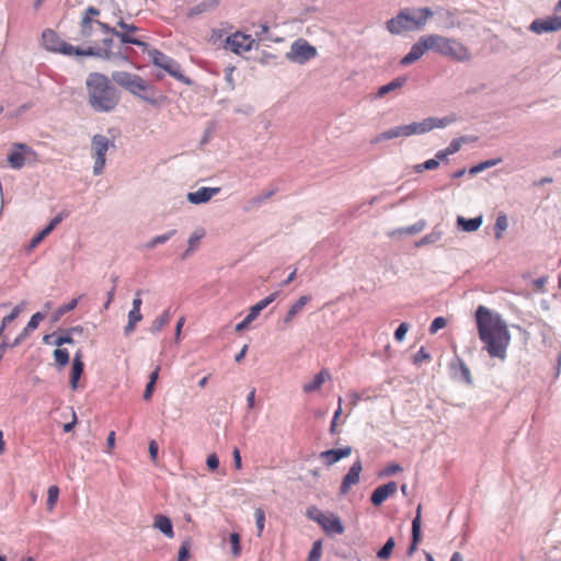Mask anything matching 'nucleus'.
<instances>
[{
	"label": "nucleus",
	"instance_id": "41",
	"mask_svg": "<svg viewBox=\"0 0 561 561\" xmlns=\"http://www.w3.org/2000/svg\"><path fill=\"white\" fill-rule=\"evenodd\" d=\"M322 553V542L317 540L313 542L312 548L308 556V561H320Z\"/></svg>",
	"mask_w": 561,
	"mask_h": 561
},
{
	"label": "nucleus",
	"instance_id": "18",
	"mask_svg": "<svg viewBox=\"0 0 561 561\" xmlns=\"http://www.w3.org/2000/svg\"><path fill=\"white\" fill-rule=\"evenodd\" d=\"M84 364L82 362V352L78 351L73 357L72 368L70 374V387L72 390L78 388V381L83 373Z\"/></svg>",
	"mask_w": 561,
	"mask_h": 561
},
{
	"label": "nucleus",
	"instance_id": "46",
	"mask_svg": "<svg viewBox=\"0 0 561 561\" xmlns=\"http://www.w3.org/2000/svg\"><path fill=\"white\" fill-rule=\"evenodd\" d=\"M467 141V138L466 137H460V138H456L454 139L449 146L446 148V152L449 153V154H454L456 153L457 151L460 150L461 148V145L462 142Z\"/></svg>",
	"mask_w": 561,
	"mask_h": 561
},
{
	"label": "nucleus",
	"instance_id": "39",
	"mask_svg": "<svg viewBox=\"0 0 561 561\" xmlns=\"http://www.w3.org/2000/svg\"><path fill=\"white\" fill-rule=\"evenodd\" d=\"M176 230H169L162 234H158L156 237H153L148 243L147 245H159V244H162L164 242H168L169 240H171V238L175 234Z\"/></svg>",
	"mask_w": 561,
	"mask_h": 561
},
{
	"label": "nucleus",
	"instance_id": "53",
	"mask_svg": "<svg viewBox=\"0 0 561 561\" xmlns=\"http://www.w3.org/2000/svg\"><path fill=\"white\" fill-rule=\"evenodd\" d=\"M409 330V324L407 322H402L396 330L394 332V339L398 341V342H401L403 341L407 332Z\"/></svg>",
	"mask_w": 561,
	"mask_h": 561
},
{
	"label": "nucleus",
	"instance_id": "52",
	"mask_svg": "<svg viewBox=\"0 0 561 561\" xmlns=\"http://www.w3.org/2000/svg\"><path fill=\"white\" fill-rule=\"evenodd\" d=\"M117 26L122 30L121 32H126V33H136L139 30L135 24H133V23L128 24L123 19H119L117 21Z\"/></svg>",
	"mask_w": 561,
	"mask_h": 561
},
{
	"label": "nucleus",
	"instance_id": "27",
	"mask_svg": "<svg viewBox=\"0 0 561 561\" xmlns=\"http://www.w3.org/2000/svg\"><path fill=\"white\" fill-rule=\"evenodd\" d=\"M94 20L90 16H82L79 28V36L81 38H90L93 35Z\"/></svg>",
	"mask_w": 561,
	"mask_h": 561
},
{
	"label": "nucleus",
	"instance_id": "29",
	"mask_svg": "<svg viewBox=\"0 0 561 561\" xmlns=\"http://www.w3.org/2000/svg\"><path fill=\"white\" fill-rule=\"evenodd\" d=\"M169 321L170 312L165 310L162 314L152 321L150 331L153 333L161 331L169 323Z\"/></svg>",
	"mask_w": 561,
	"mask_h": 561
},
{
	"label": "nucleus",
	"instance_id": "5",
	"mask_svg": "<svg viewBox=\"0 0 561 561\" xmlns=\"http://www.w3.org/2000/svg\"><path fill=\"white\" fill-rule=\"evenodd\" d=\"M434 51L438 55L457 62H468L472 54L468 46L454 37H446L433 34Z\"/></svg>",
	"mask_w": 561,
	"mask_h": 561
},
{
	"label": "nucleus",
	"instance_id": "12",
	"mask_svg": "<svg viewBox=\"0 0 561 561\" xmlns=\"http://www.w3.org/2000/svg\"><path fill=\"white\" fill-rule=\"evenodd\" d=\"M254 44L255 39L250 35H242L240 32H236L227 36L225 41V48L240 55L243 51H250Z\"/></svg>",
	"mask_w": 561,
	"mask_h": 561
},
{
	"label": "nucleus",
	"instance_id": "44",
	"mask_svg": "<svg viewBox=\"0 0 561 561\" xmlns=\"http://www.w3.org/2000/svg\"><path fill=\"white\" fill-rule=\"evenodd\" d=\"M439 162L437 159H428L423 163L416 164L414 167L416 172H423L424 170H434L438 168Z\"/></svg>",
	"mask_w": 561,
	"mask_h": 561
},
{
	"label": "nucleus",
	"instance_id": "26",
	"mask_svg": "<svg viewBox=\"0 0 561 561\" xmlns=\"http://www.w3.org/2000/svg\"><path fill=\"white\" fill-rule=\"evenodd\" d=\"M457 222H458V226L461 227V229L463 231L471 232V231H476L479 229V227L482 224V217L466 219V218L459 216L457 219Z\"/></svg>",
	"mask_w": 561,
	"mask_h": 561
},
{
	"label": "nucleus",
	"instance_id": "63",
	"mask_svg": "<svg viewBox=\"0 0 561 561\" xmlns=\"http://www.w3.org/2000/svg\"><path fill=\"white\" fill-rule=\"evenodd\" d=\"M33 330L32 329H27V325L23 329V331L18 335V337L14 340V342L12 343V346H16L19 345L22 341H24L30 332H32Z\"/></svg>",
	"mask_w": 561,
	"mask_h": 561
},
{
	"label": "nucleus",
	"instance_id": "42",
	"mask_svg": "<svg viewBox=\"0 0 561 561\" xmlns=\"http://www.w3.org/2000/svg\"><path fill=\"white\" fill-rule=\"evenodd\" d=\"M501 162V159H491V160H486V161H483L477 165H474L473 168H471L470 172L471 173H478V172H481L488 168H491V167H494L496 164H499Z\"/></svg>",
	"mask_w": 561,
	"mask_h": 561
},
{
	"label": "nucleus",
	"instance_id": "24",
	"mask_svg": "<svg viewBox=\"0 0 561 561\" xmlns=\"http://www.w3.org/2000/svg\"><path fill=\"white\" fill-rule=\"evenodd\" d=\"M142 320V313L140 309H130L128 312V321L127 324L124 327V333L125 335L131 334L135 330L137 324Z\"/></svg>",
	"mask_w": 561,
	"mask_h": 561
},
{
	"label": "nucleus",
	"instance_id": "35",
	"mask_svg": "<svg viewBox=\"0 0 561 561\" xmlns=\"http://www.w3.org/2000/svg\"><path fill=\"white\" fill-rule=\"evenodd\" d=\"M59 496V488L57 485H50L47 491V510L53 511Z\"/></svg>",
	"mask_w": 561,
	"mask_h": 561
},
{
	"label": "nucleus",
	"instance_id": "3",
	"mask_svg": "<svg viewBox=\"0 0 561 561\" xmlns=\"http://www.w3.org/2000/svg\"><path fill=\"white\" fill-rule=\"evenodd\" d=\"M432 15L433 12L430 8H405L387 22V30L394 35L422 30Z\"/></svg>",
	"mask_w": 561,
	"mask_h": 561
},
{
	"label": "nucleus",
	"instance_id": "37",
	"mask_svg": "<svg viewBox=\"0 0 561 561\" xmlns=\"http://www.w3.org/2000/svg\"><path fill=\"white\" fill-rule=\"evenodd\" d=\"M84 57H96L105 60V57H108V54L105 49H101V47L88 46L84 48Z\"/></svg>",
	"mask_w": 561,
	"mask_h": 561
},
{
	"label": "nucleus",
	"instance_id": "28",
	"mask_svg": "<svg viewBox=\"0 0 561 561\" xmlns=\"http://www.w3.org/2000/svg\"><path fill=\"white\" fill-rule=\"evenodd\" d=\"M80 298H81V296H79L78 298H73L68 304H65V305L60 306L53 313V317H51L53 322H57L64 314H66L67 312L73 310L78 306V302H79Z\"/></svg>",
	"mask_w": 561,
	"mask_h": 561
},
{
	"label": "nucleus",
	"instance_id": "62",
	"mask_svg": "<svg viewBox=\"0 0 561 561\" xmlns=\"http://www.w3.org/2000/svg\"><path fill=\"white\" fill-rule=\"evenodd\" d=\"M206 463L210 470H216L219 467V459L215 454H211L207 457Z\"/></svg>",
	"mask_w": 561,
	"mask_h": 561
},
{
	"label": "nucleus",
	"instance_id": "56",
	"mask_svg": "<svg viewBox=\"0 0 561 561\" xmlns=\"http://www.w3.org/2000/svg\"><path fill=\"white\" fill-rule=\"evenodd\" d=\"M190 558V545L183 542L179 549L178 561H186Z\"/></svg>",
	"mask_w": 561,
	"mask_h": 561
},
{
	"label": "nucleus",
	"instance_id": "7",
	"mask_svg": "<svg viewBox=\"0 0 561 561\" xmlns=\"http://www.w3.org/2000/svg\"><path fill=\"white\" fill-rule=\"evenodd\" d=\"M306 515L309 519L319 524L329 536L341 535L344 531L341 519L333 513H323L318 507L310 506L307 508Z\"/></svg>",
	"mask_w": 561,
	"mask_h": 561
},
{
	"label": "nucleus",
	"instance_id": "11",
	"mask_svg": "<svg viewBox=\"0 0 561 561\" xmlns=\"http://www.w3.org/2000/svg\"><path fill=\"white\" fill-rule=\"evenodd\" d=\"M30 156H35V152L28 145L24 142H14L12 144L7 160L12 169L20 170L24 167L25 161Z\"/></svg>",
	"mask_w": 561,
	"mask_h": 561
},
{
	"label": "nucleus",
	"instance_id": "4",
	"mask_svg": "<svg viewBox=\"0 0 561 561\" xmlns=\"http://www.w3.org/2000/svg\"><path fill=\"white\" fill-rule=\"evenodd\" d=\"M112 80L130 94L141 99L150 105H158L159 100L151 94L153 88L140 76L127 71H113Z\"/></svg>",
	"mask_w": 561,
	"mask_h": 561
},
{
	"label": "nucleus",
	"instance_id": "15",
	"mask_svg": "<svg viewBox=\"0 0 561 561\" xmlns=\"http://www.w3.org/2000/svg\"><path fill=\"white\" fill-rule=\"evenodd\" d=\"M398 485L394 481H390L376 488L371 494V503L375 506L382 504L389 496L397 492Z\"/></svg>",
	"mask_w": 561,
	"mask_h": 561
},
{
	"label": "nucleus",
	"instance_id": "58",
	"mask_svg": "<svg viewBox=\"0 0 561 561\" xmlns=\"http://www.w3.org/2000/svg\"><path fill=\"white\" fill-rule=\"evenodd\" d=\"M105 158L95 157L94 165H93V174L100 175L105 167Z\"/></svg>",
	"mask_w": 561,
	"mask_h": 561
},
{
	"label": "nucleus",
	"instance_id": "10",
	"mask_svg": "<svg viewBox=\"0 0 561 561\" xmlns=\"http://www.w3.org/2000/svg\"><path fill=\"white\" fill-rule=\"evenodd\" d=\"M427 50L434 51L433 34L421 36L413 44L410 51L401 59V65L407 66L417 61Z\"/></svg>",
	"mask_w": 561,
	"mask_h": 561
},
{
	"label": "nucleus",
	"instance_id": "49",
	"mask_svg": "<svg viewBox=\"0 0 561 561\" xmlns=\"http://www.w3.org/2000/svg\"><path fill=\"white\" fill-rule=\"evenodd\" d=\"M205 236L204 229H196L192 232V234L188 237L187 245H196Z\"/></svg>",
	"mask_w": 561,
	"mask_h": 561
},
{
	"label": "nucleus",
	"instance_id": "48",
	"mask_svg": "<svg viewBox=\"0 0 561 561\" xmlns=\"http://www.w3.org/2000/svg\"><path fill=\"white\" fill-rule=\"evenodd\" d=\"M447 324L446 319L443 317H437L433 320L430 325V333L435 334L438 330L445 328Z\"/></svg>",
	"mask_w": 561,
	"mask_h": 561
},
{
	"label": "nucleus",
	"instance_id": "38",
	"mask_svg": "<svg viewBox=\"0 0 561 561\" xmlns=\"http://www.w3.org/2000/svg\"><path fill=\"white\" fill-rule=\"evenodd\" d=\"M229 541L231 546V554L233 558H238L241 554V545H240V536L237 533H232L229 536Z\"/></svg>",
	"mask_w": 561,
	"mask_h": 561
},
{
	"label": "nucleus",
	"instance_id": "17",
	"mask_svg": "<svg viewBox=\"0 0 561 561\" xmlns=\"http://www.w3.org/2000/svg\"><path fill=\"white\" fill-rule=\"evenodd\" d=\"M331 379L329 370L322 369L316 374L310 381L302 385V391L305 393H312L321 389L324 382Z\"/></svg>",
	"mask_w": 561,
	"mask_h": 561
},
{
	"label": "nucleus",
	"instance_id": "16",
	"mask_svg": "<svg viewBox=\"0 0 561 561\" xmlns=\"http://www.w3.org/2000/svg\"><path fill=\"white\" fill-rule=\"evenodd\" d=\"M64 214H57L49 222L39 231H37L30 240L28 245H38L44 239L53 232V230L62 221Z\"/></svg>",
	"mask_w": 561,
	"mask_h": 561
},
{
	"label": "nucleus",
	"instance_id": "14",
	"mask_svg": "<svg viewBox=\"0 0 561 561\" xmlns=\"http://www.w3.org/2000/svg\"><path fill=\"white\" fill-rule=\"evenodd\" d=\"M220 192V187H199L187 194V201L194 205L205 204Z\"/></svg>",
	"mask_w": 561,
	"mask_h": 561
},
{
	"label": "nucleus",
	"instance_id": "59",
	"mask_svg": "<svg viewBox=\"0 0 561 561\" xmlns=\"http://www.w3.org/2000/svg\"><path fill=\"white\" fill-rule=\"evenodd\" d=\"M431 359V356L430 354L425 351L424 347H421L416 354L414 355V362L415 363H421L423 360H430Z\"/></svg>",
	"mask_w": 561,
	"mask_h": 561
},
{
	"label": "nucleus",
	"instance_id": "33",
	"mask_svg": "<svg viewBox=\"0 0 561 561\" xmlns=\"http://www.w3.org/2000/svg\"><path fill=\"white\" fill-rule=\"evenodd\" d=\"M507 227H508V219H507L506 215H504V214L499 215L496 218L495 225H494V233H495L496 239H500L502 237L503 232L507 229Z\"/></svg>",
	"mask_w": 561,
	"mask_h": 561
},
{
	"label": "nucleus",
	"instance_id": "21",
	"mask_svg": "<svg viewBox=\"0 0 561 561\" xmlns=\"http://www.w3.org/2000/svg\"><path fill=\"white\" fill-rule=\"evenodd\" d=\"M113 144L103 135H94L92 138V148L95 157L105 158L106 151Z\"/></svg>",
	"mask_w": 561,
	"mask_h": 561
},
{
	"label": "nucleus",
	"instance_id": "30",
	"mask_svg": "<svg viewBox=\"0 0 561 561\" xmlns=\"http://www.w3.org/2000/svg\"><path fill=\"white\" fill-rule=\"evenodd\" d=\"M259 314L260 311L257 310V308H255L254 306L251 307L247 317L236 325V331L240 332L247 329L250 325V323L257 318Z\"/></svg>",
	"mask_w": 561,
	"mask_h": 561
},
{
	"label": "nucleus",
	"instance_id": "60",
	"mask_svg": "<svg viewBox=\"0 0 561 561\" xmlns=\"http://www.w3.org/2000/svg\"><path fill=\"white\" fill-rule=\"evenodd\" d=\"M71 343H73V339L69 334L57 336L54 340V344L58 347H60L64 344H71Z\"/></svg>",
	"mask_w": 561,
	"mask_h": 561
},
{
	"label": "nucleus",
	"instance_id": "64",
	"mask_svg": "<svg viewBox=\"0 0 561 561\" xmlns=\"http://www.w3.org/2000/svg\"><path fill=\"white\" fill-rule=\"evenodd\" d=\"M350 485H351V471H348L343 478L342 485H341V492L344 494L347 493Z\"/></svg>",
	"mask_w": 561,
	"mask_h": 561
},
{
	"label": "nucleus",
	"instance_id": "34",
	"mask_svg": "<svg viewBox=\"0 0 561 561\" xmlns=\"http://www.w3.org/2000/svg\"><path fill=\"white\" fill-rule=\"evenodd\" d=\"M54 359L57 366L65 367L69 363V352L66 348L57 347L54 351Z\"/></svg>",
	"mask_w": 561,
	"mask_h": 561
},
{
	"label": "nucleus",
	"instance_id": "54",
	"mask_svg": "<svg viewBox=\"0 0 561 561\" xmlns=\"http://www.w3.org/2000/svg\"><path fill=\"white\" fill-rule=\"evenodd\" d=\"M73 51H75V46L65 41L61 42V44L57 50V53H60L65 56H73Z\"/></svg>",
	"mask_w": 561,
	"mask_h": 561
},
{
	"label": "nucleus",
	"instance_id": "22",
	"mask_svg": "<svg viewBox=\"0 0 561 561\" xmlns=\"http://www.w3.org/2000/svg\"><path fill=\"white\" fill-rule=\"evenodd\" d=\"M153 528L160 530L168 538L174 537L173 526L169 517L164 515H156L153 520Z\"/></svg>",
	"mask_w": 561,
	"mask_h": 561
},
{
	"label": "nucleus",
	"instance_id": "40",
	"mask_svg": "<svg viewBox=\"0 0 561 561\" xmlns=\"http://www.w3.org/2000/svg\"><path fill=\"white\" fill-rule=\"evenodd\" d=\"M311 297L308 295L301 296L295 304L290 306L288 309L290 311V316H296L298 312L302 310V308L310 301Z\"/></svg>",
	"mask_w": 561,
	"mask_h": 561
},
{
	"label": "nucleus",
	"instance_id": "57",
	"mask_svg": "<svg viewBox=\"0 0 561 561\" xmlns=\"http://www.w3.org/2000/svg\"><path fill=\"white\" fill-rule=\"evenodd\" d=\"M94 24H96L98 26L101 27L102 32L104 34H107V35H112L114 36V34H116V28L115 27H112L110 24L107 23H104L100 20H94Z\"/></svg>",
	"mask_w": 561,
	"mask_h": 561
},
{
	"label": "nucleus",
	"instance_id": "45",
	"mask_svg": "<svg viewBox=\"0 0 561 561\" xmlns=\"http://www.w3.org/2000/svg\"><path fill=\"white\" fill-rule=\"evenodd\" d=\"M254 516H255V523H256V527H257V536H261L262 531L264 529V524H265V513L262 508H256Z\"/></svg>",
	"mask_w": 561,
	"mask_h": 561
},
{
	"label": "nucleus",
	"instance_id": "9",
	"mask_svg": "<svg viewBox=\"0 0 561 561\" xmlns=\"http://www.w3.org/2000/svg\"><path fill=\"white\" fill-rule=\"evenodd\" d=\"M317 56V48L304 38L296 39L285 58L294 64L304 65Z\"/></svg>",
	"mask_w": 561,
	"mask_h": 561
},
{
	"label": "nucleus",
	"instance_id": "43",
	"mask_svg": "<svg viewBox=\"0 0 561 561\" xmlns=\"http://www.w3.org/2000/svg\"><path fill=\"white\" fill-rule=\"evenodd\" d=\"M260 32H256V36H259L262 39H267L272 42H280L282 39L278 37H273L268 32V26L266 23H261L259 25Z\"/></svg>",
	"mask_w": 561,
	"mask_h": 561
},
{
	"label": "nucleus",
	"instance_id": "19",
	"mask_svg": "<svg viewBox=\"0 0 561 561\" xmlns=\"http://www.w3.org/2000/svg\"><path fill=\"white\" fill-rule=\"evenodd\" d=\"M351 454V448L330 449L322 451L320 458L324 465L331 466L337 462L340 459L347 457Z\"/></svg>",
	"mask_w": 561,
	"mask_h": 561
},
{
	"label": "nucleus",
	"instance_id": "13",
	"mask_svg": "<svg viewBox=\"0 0 561 561\" xmlns=\"http://www.w3.org/2000/svg\"><path fill=\"white\" fill-rule=\"evenodd\" d=\"M529 30L536 34L557 32L561 30V16H547L534 20Z\"/></svg>",
	"mask_w": 561,
	"mask_h": 561
},
{
	"label": "nucleus",
	"instance_id": "36",
	"mask_svg": "<svg viewBox=\"0 0 561 561\" xmlns=\"http://www.w3.org/2000/svg\"><path fill=\"white\" fill-rule=\"evenodd\" d=\"M394 539L392 537H390L386 543L383 545V547L377 552V557L380 559V560H387L389 559V557L391 556V552L394 548Z\"/></svg>",
	"mask_w": 561,
	"mask_h": 561
},
{
	"label": "nucleus",
	"instance_id": "51",
	"mask_svg": "<svg viewBox=\"0 0 561 561\" xmlns=\"http://www.w3.org/2000/svg\"><path fill=\"white\" fill-rule=\"evenodd\" d=\"M131 33L121 32L116 30L115 37H117L123 45L133 44L135 37L130 35Z\"/></svg>",
	"mask_w": 561,
	"mask_h": 561
},
{
	"label": "nucleus",
	"instance_id": "1",
	"mask_svg": "<svg viewBox=\"0 0 561 561\" xmlns=\"http://www.w3.org/2000/svg\"><path fill=\"white\" fill-rule=\"evenodd\" d=\"M474 319L479 339L489 356L505 359L511 343V333L501 314L484 306H479Z\"/></svg>",
	"mask_w": 561,
	"mask_h": 561
},
{
	"label": "nucleus",
	"instance_id": "32",
	"mask_svg": "<svg viewBox=\"0 0 561 561\" xmlns=\"http://www.w3.org/2000/svg\"><path fill=\"white\" fill-rule=\"evenodd\" d=\"M105 51L108 54V57H105V60H117L122 62H129V55L128 51H133V49H126V51L117 50L114 51L112 49H105Z\"/></svg>",
	"mask_w": 561,
	"mask_h": 561
},
{
	"label": "nucleus",
	"instance_id": "23",
	"mask_svg": "<svg viewBox=\"0 0 561 561\" xmlns=\"http://www.w3.org/2000/svg\"><path fill=\"white\" fill-rule=\"evenodd\" d=\"M421 512H422V505L419 504V506L416 508V515L412 522V543L410 547L411 552L414 551V549L421 538V518H422Z\"/></svg>",
	"mask_w": 561,
	"mask_h": 561
},
{
	"label": "nucleus",
	"instance_id": "55",
	"mask_svg": "<svg viewBox=\"0 0 561 561\" xmlns=\"http://www.w3.org/2000/svg\"><path fill=\"white\" fill-rule=\"evenodd\" d=\"M401 470H402V468H401L399 465H397V463H390V465H388V466H386V467L383 468V470L381 471V473H380V474H381V476L389 477V476H393V474H396V473L400 472Z\"/></svg>",
	"mask_w": 561,
	"mask_h": 561
},
{
	"label": "nucleus",
	"instance_id": "25",
	"mask_svg": "<svg viewBox=\"0 0 561 561\" xmlns=\"http://www.w3.org/2000/svg\"><path fill=\"white\" fill-rule=\"evenodd\" d=\"M218 5V0H204L188 10L187 16L193 18L207 11L214 10Z\"/></svg>",
	"mask_w": 561,
	"mask_h": 561
},
{
	"label": "nucleus",
	"instance_id": "20",
	"mask_svg": "<svg viewBox=\"0 0 561 561\" xmlns=\"http://www.w3.org/2000/svg\"><path fill=\"white\" fill-rule=\"evenodd\" d=\"M42 42H43V46L47 50L57 53L58 47L60 46L62 39H60V37L58 36V34L55 31L47 28L42 34Z\"/></svg>",
	"mask_w": 561,
	"mask_h": 561
},
{
	"label": "nucleus",
	"instance_id": "50",
	"mask_svg": "<svg viewBox=\"0 0 561 561\" xmlns=\"http://www.w3.org/2000/svg\"><path fill=\"white\" fill-rule=\"evenodd\" d=\"M44 319H45V313H43V312L34 313L27 323V329H32L34 331L35 329H37L39 322L43 321Z\"/></svg>",
	"mask_w": 561,
	"mask_h": 561
},
{
	"label": "nucleus",
	"instance_id": "2",
	"mask_svg": "<svg viewBox=\"0 0 561 561\" xmlns=\"http://www.w3.org/2000/svg\"><path fill=\"white\" fill-rule=\"evenodd\" d=\"M88 103L96 113H110L117 106L119 94L110 79L100 72H92L87 81Z\"/></svg>",
	"mask_w": 561,
	"mask_h": 561
},
{
	"label": "nucleus",
	"instance_id": "47",
	"mask_svg": "<svg viewBox=\"0 0 561 561\" xmlns=\"http://www.w3.org/2000/svg\"><path fill=\"white\" fill-rule=\"evenodd\" d=\"M278 296V291H275L271 295H268L267 297H265L264 299L260 300L259 302H256L254 305L255 308H257V310L261 312L264 308H266L270 304H272Z\"/></svg>",
	"mask_w": 561,
	"mask_h": 561
},
{
	"label": "nucleus",
	"instance_id": "61",
	"mask_svg": "<svg viewBox=\"0 0 561 561\" xmlns=\"http://www.w3.org/2000/svg\"><path fill=\"white\" fill-rule=\"evenodd\" d=\"M233 70H234V67H227L225 69V80L228 83L230 90L234 89V82H233V78H232Z\"/></svg>",
	"mask_w": 561,
	"mask_h": 561
},
{
	"label": "nucleus",
	"instance_id": "31",
	"mask_svg": "<svg viewBox=\"0 0 561 561\" xmlns=\"http://www.w3.org/2000/svg\"><path fill=\"white\" fill-rule=\"evenodd\" d=\"M403 82H404V79H401V78H397L394 80H392L391 82L380 87L378 89V96H385L387 93H389L390 91H393V90H397L399 88H401L403 85Z\"/></svg>",
	"mask_w": 561,
	"mask_h": 561
},
{
	"label": "nucleus",
	"instance_id": "6",
	"mask_svg": "<svg viewBox=\"0 0 561 561\" xmlns=\"http://www.w3.org/2000/svg\"><path fill=\"white\" fill-rule=\"evenodd\" d=\"M450 121L447 118L437 119V118H426L420 123H412L409 125L397 126L389 130H386L379 134L376 138V141L389 140L398 137H408L415 134H424L432 130L435 127H444Z\"/></svg>",
	"mask_w": 561,
	"mask_h": 561
},
{
	"label": "nucleus",
	"instance_id": "8",
	"mask_svg": "<svg viewBox=\"0 0 561 561\" xmlns=\"http://www.w3.org/2000/svg\"><path fill=\"white\" fill-rule=\"evenodd\" d=\"M149 57L150 61L154 66L163 69L174 79L186 84H191V80L182 73L180 64L171 57L167 56L165 54L156 48L149 50Z\"/></svg>",
	"mask_w": 561,
	"mask_h": 561
}]
</instances>
